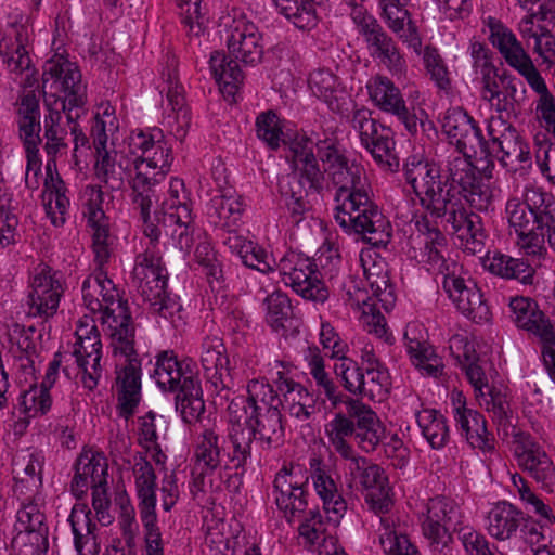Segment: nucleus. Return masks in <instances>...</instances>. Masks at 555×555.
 Segmentation results:
<instances>
[{
    "label": "nucleus",
    "mask_w": 555,
    "mask_h": 555,
    "mask_svg": "<svg viewBox=\"0 0 555 555\" xmlns=\"http://www.w3.org/2000/svg\"><path fill=\"white\" fill-rule=\"evenodd\" d=\"M338 359L339 363L335 364L334 371L341 379L344 388L352 395L363 397L365 372L352 359L345 356Z\"/></svg>",
    "instance_id": "obj_43"
},
{
    "label": "nucleus",
    "mask_w": 555,
    "mask_h": 555,
    "mask_svg": "<svg viewBox=\"0 0 555 555\" xmlns=\"http://www.w3.org/2000/svg\"><path fill=\"white\" fill-rule=\"evenodd\" d=\"M463 357V365L465 366L466 376L472 386L474 387L476 397H485L486 392L483 391V389L488 390L489 388H492V386L488 384L485 370L479 364V359L476 356L475 350L473 348L470 350L469 347L466 345Z\"/></svg>",
    "instance_id": "obj_52"
},
{
    "label": "nucleus",
    "mask_w": 555,
    "mask_h": 555,
    "mask_svg": "<svg viewBox=\"0 0 555 555\" xmlns=\"http://www.w3.org/2000/svg\"><path fill=\"white\" fill-rule=\"evenodd\" d=\"M76 465L82 470V475L88 476L90 486L107 485V462L101 452L85 451L77 461Z\"/></svg>",
    "instance_id": "obj_44"
},
{
    "label": "nucleus",
    "mask_w": 555,
    "mask_h": 555,
    "mask_svg": "<svg viewBox=\"0 0 555 555\" xmlns=\"http://www.w3.org/2000/svg\"><path fill=\"white\" fill-rule=\"evenodd\" d=\"M257 137L267 143L271 150L280 147L282 127L278 115L273 111L260 113L256 118Z\"/></svg>",
    "instance_id": "obj_47"
},
{
    "label": "nucleus",
    "mask_w": 555,
    "mask_h": 555,
    "mask_svg": "<svg viewBox=\"0 0 555 555\" xmlns=\"http://www.w3.org/2000/svg\"><path fill=\"white\" fill-rule=\"evenodd\" d=\"M147 267L152 269L154 278L145 283L142 295L144 300L150 302V309L153 313L168 319L180 310V305L175 297L167 293V276L162 274V269L154 266L152 261Z\"/></svg>",
    "instance_id": "obj_22"
},
{
    "label": "nucleus",
    "mask_w": 555,
    "mask_h": 555,
    "mask_svg": "<svg viewBox=\"0 0 555 555\" xmlns=\"http://www.w3.org/2000/svg\"><path fill=\"white\" fill-rule=\"evenodd\" d=\"M315 149L320 160L327 165L325 171L328 172V175L331 171H335L349 163L344 151L339 147L336 138L326 137L325 139H319L315 142Z\"/></svg>",
    "instance_id": "obj_49"
},
{
    "label": "nucleus",
    "mask_w": 555,
    "mask_h": 555,
    "mask_svg": "<svg viewBox=\"0 0 555 555\" xmlns=\"http://www.w3.org/2000/svg\"><path fill=\"white\" fill-rule=\"evenodd\" d=\"M243 211L244 205L238 197L221 194L211 198L208 216L215 225L232 232V228L237 224Z\"/></svg>",
    "instance_id": "obj_33"
},
{
    "label": "nucleus",
    "mask_w": 555,
    "mask_h": 555,
    "mask_svg": "<svg viewBox=\"0 0 555 555\" xmlns=\"http://www.w3.org/2000/svg\"><path fill=\"white\" fill-rule=\"evenodd\" d=\"M88 219V224L92 228V247L94 251V260L98 266L107 263L111 251L108 248L109 230L106 223V216L99 204L89 202L83 212Z\"/></svg>",
    "instance_id": "obj_28"
},
{
    "label": "nucleus",
    "mask_w": 555,
    "mask_h": 555,
    "mask_svg": "<svg viewBox=\"0 0 555 555\" xmlns=\"http://www.w3.org/2000/svg\"><path fill=\"white\" fill-rule=\"evenodd\" d=\"M380 544L390 555H421L405 534L388 532L386 537H380Z\"/></svg>",
    "instance_id": "obj_63"
},
{
    "label": "nucleus",
    "mask_w": 555,
    "mask_h": 555,
    "mask_svg": "<svg viewBox=\"0 0 555 555\" xmlns=\"http://www.w3.org/2000/svg\"><path fill=\"white\" fill-rule=\"evenodd\" d=\"M369 93L375 105L387 113L404 111V100L395 83L385 76H376L367 85Z\"/></svg>",
    "instance_id": "obj_37"
},
{
    "label": "nucleus",
    "mask_w": 555,
    "mask_h": 555,
    "mask_svg": "<svg viewBox=\"0 0 555 555\" xmlns=\"http://www.w3.org/2000/svg\"><path fill=\"white\" fill-rule=\"evenodd\" d=\"M308 478L304 483L293 480L291 469L283 466L275 475L273 481V494L279 511L288 524L304 514L308 507V493L305 489Z\"/></svg>",
    "instance_id": "obj_15"
},
{
    "label": "nucleus",
    "mask_w": 555,
    "mask_h": 555,
    "mask_svg": "<svg viewBox=\"0 0 555 555\" xmlns=\"http://www.w3.org/2000/svg\"><path fill=\"white\" fill-rule=\"evenodd\" d=\"M63 90L66 93L65 99L55 98L50 95L48 99L52 100V103L57 105L60 102L61 109L66 114L68 122L79 118V113L74 109H79L85 104V92L81 86V74L77 68H72L68 64L61 79Z\"/></svg>",
    "instance_id": "obj_24"
},
{
    "label": "nucleus",
    "mask_w": 555,
    "mask_h": 555,
    "mask_svg": "<svg viewBox=\"0 0 555 555\" xmlns=\"http://www.w3.org/2000/svg\"><path fill=\"white\" fill-rule=\"evenodd\" d=\"M351 124L359 133L362 146L373 159L384 169L397 171L400 162L395 151L396 142L390 128L380 125L366 108L357 109L352 115Z\"/></svg>",
    "instance_id": "obj_8"
},
{
    "label": "nucleus",
    "mask_w": 555,
    "mask_h": 555,
    "mask_svg": "<svg viewBox=\"0 0 555 555\" xmlns=\"http://www.w3.org/2000/svg\"><path fill=\"white\" fill-rule=\"evenodd\" d=\"M326 0H273L280 13L291 20L300 29H310L317 25L315 5Z\"/></svg>",
    "instance_id": "obj_36"
},
{
    "label": "nucleus",
    "mask_w": 555,
    "mask_h": 555,
    "mask_svg": "<svg viewBox=\"0 0 555 555\" xmlns=\"http://www.w3.org/2000/svg\"><path fill=\"white\" fill-rule=\"evenodd\" d=\"M17 524L20 532L17 538L22 537L24 532L34 531L36 529L47 528L46 516L42 514L36 504L29 503L24 505L17 512Z\"/></svg>",
    "instance_id": "obj_62"
},
{
    "label": "nucleus",
    "mask_w": 555,
    "mask_h": 555,
    "mask_svg": "<svg viewBox=\"0 0 555 555\" xmlns=\"http://www.w3.org/2000/svg\"><path fill=\"white\" fill-rule=\"evenodd\" d=\"M454 188H451L448 177H437L434 186L427 188L421 197V206L435 218H443L448 214V205L456 199Z\"/></svg>",
    "instance_id": "obj_38"
},
{
    "label": "nucleus",
    "mask_w": 555,
    "mask_h": 555,
    "mask_svg": "<svg viewBox=\"0 0 555 555\" xmlns=\"http://www.w3.org/2000/svg\"><path fill=\"white\" fill-rule=\"evenodd\" d=\"M247 410L248 413L264 412L272 409H280L282 400L278 391L266 379H251L247 385Z\"/></svg>",
    "instance_id": "obj_41"
},
{
    "label": "nucleus",
    "mask_w": 555,
    "mask_h": 555,
    "mask_svg": "<svg viewBox=\"0 0 555 555\" xmlns=\"http://www.w3.org/2000/svg\"><path fill=\"white\" fill-rule=\"evenodd\" d=\"M457 514L454 504L444 499L430 500L427 509V518L423 522L424 535L431 540L433 543L448 544L451 535L448 533L452 528L457 531L456 525L453 522L454 516Z\"/></svg>",
    "instance_id": "obj_19"
},
{
    "label": "nucleus",
    "mask_w": 555,
    "mask_h": 555,
    "mask_svg": "<svg viewBox=\"0 0 555 555\" xmlns=\"http://www.w3.org/2000/svg\"><path fill=\"white\" fill-rule=\"evenodd\" d=\"M364 276L373 294L385 293L389 287L390 279L384 260L373 261L370 266L362 260Z\"/></svg>",
    "instance_id": "obj_61"
},
{
    "label": "nucleus",
    "mask_w": 555,
    "mask_h": 555,
    "mask_svg": "<svg viewBox=\"0 0 555 555\" xmlns=\"http://www.w3.org/2000/svg\"><path fill=\"white\" fill-rule=\"evenodd\" d=\"M460 237L466 238V249L470 250L473 254L482 250L486 234L479 215L475 212L470 215L463 230L460 232Z\"/></svg>",
    "instance_id": "obj_59"
},
{
    "label": "nucleus",
    "mask_w": 555,
    "mask_h": 555,
    "mask_svg": "<svg viewBox=\"0 0 555 555\" xmlns=\"http://www.w3.org/2000/svg\"><path fill=\"white\" fill-rule=\"evenodd\" d=\"M423 59L427 74H429L430 79L435 81L436 86L441 90L450 89L451 80L449 73L438 50L427 46Z\"/></svg>",
    "instance_id": "obj_53"
},
{
    "label": "nucleus",
    "mask_w": 555,
    "mask_h": 555,
    "mask_svg": "<svg viewBox=\"0 0 555 555\" xmlns=\"http://www.w3.org/2000/svg\"><path fill=\"white\" fill-rule=\"evenodd\" d=\"M348 460L354 465L353 469L358 473L359 482L365 490L371 492L387 487L388 477L379 465L371 463L366 457L357 454Z\"/></svg>",
    "instance_id": "obj_42"
},
{
    "label": "nucleus",
    "mask_w": 555,
    "mask_h": 555,
    "mask_svg": "<svg viewBox=\"0 0 555 555\" xmlns=\"http://www.w3.org/2000/svg\"><path fill=\"white\" fill-rule=\"evenodd\" d=\"M531 16H538V21L555 24L554 0H517Z\"/></svg>",
    "instance_id": "obj_64"
},
{
    "label": "nucleus",
    "mask_w": 555,
    "mask_h": 555,
    "mask_svg": "<svg viewBox=\"0 0 555 555\" xmlns=\"http://www.w3.org/2000/svg\"><path fill=\"white\" fill-rule=\"evenodd\" d=\"M266 321L269 326L284 337L295 336L299 332L300 321L294 314L288 296L280 291L264 299Z\"/></svg>",
    "instance_id": "obj_20"
},
{
    "label": "nucleus",
    "mask_w": 555,
    "mask_h": 555,
    "mask_svg": "<svg viewBox=\"0 0 555 555\" xmlns=\"http://www.w3.org/2000/svg\"><path fill=\"white\" fill-rule=\"evenodd\" d=\"M229 55L245 65H256L263 56L262 35L258 27L245 17L234 18L225 29Z\"/></svg>",
    "instance_id": "obj_11"
},
{
    "label": "nucleus",
    "mask_w": 555,
    "mask_h": 555,
    "mask_svg": "<svg viewBox=\"0 0 555 555\" xmlns=\"http://www.w3.org/2000/svg\"><path fill=\"white\" fill-rule=\"evenodd\" d=\"M459 539L468 555H495L486 537L473 528L459 529Z\"/></svg>",
    "instance_id": "obj_60"
},
{
    "label": "nucleus",
    "mask_w": 555,
    "mask_h": 555,
    "mask_svg": "<svg viewBox=\"0 0 555 555\" xmlns=\"http://www.w3.org/2000/svg\"><path fill=\"white\" fill-rule=\"evenodd\" d=\"M308 83L317 98L330 102L335 92L337 79L330 70L318 69L309 75Z\"/></svg>",
    "instance_id": "obj_57"
},
{
    "label": "nucleus",
    "mask_w": 555,
    "mask_h": 555,
    "mask_svg": "<svg viewBox=\"0 0 555 555\" xmlns=\"http://www.w3.org/2000/svg\"><path fill=\"white\" fill-rule=\"evenodd\" d=\"M88 219V224L92 228V247L94 251V260L98 266L107 263L111 251L108 248L109 230L106 223V216L99 204L89 202L83 212Z\"/></svg>",
    "instance_id": "obj_27"
},
{
    "label": "nucleus",
    "mask_w": 555,
    "mask_h": 555,
    "mask_svg": "<svg viewBox=\"0 0 555 555\" xmlns=\"http://www.w3.org/2000/svg\"><path fill=\"white\" fill-rule=\"evenodd\" d=\"M311 478L313 480L317 493L323 501V508L333 513L338 520L347 511V503L343 495L338 493L335 481L327 474L323 462L319 457L310 460Z\"/></svg>",
    "instance_id": "obj_21"
},
{
    "label": "nucleus",
    "mask_w": 555,
    "mask_h": 555,
    "mask_svg": "<svg viewBox=\"0 0 555 555\" xmlns=\"http://www.w3.org/2000/svg\"><path fill=\"white\" fill-rule=\"evenodd\" d=\"M359 34L364 38L371 56L377 59L391 74H400L404 60L395 40L385 31L378 21L370 14L359 12L353 17Z\"/></svg>",
    "instance_id": "obj_10"
},
{
    "label": "nucleus",
    "mask_w": 555,
    "mask_h": 555,
    "mask_svg": "<svg viewBox=\"0 0 555 555\" xmlns=\"http://www.w3.org/2000/svg\"><path fill=\"white\" fill-rule=\"evenodd\" d=\"M201 363L208 382L216 391L230 388L229 358L223 340L218 336H206L201 345Z\"/></svg>",
    "instance_id": "obj_17"
},
{
    "label": "nucleus",
    "mask_w": 555,
    "mask_h": 555,
    "mask_svg": "<svg viewBox=\"0 0 555 555\" xmlns=\"http://www.w3.org/2000/svg\"><path fill=\"white\" fill-rule=\"evenodd\" d=\"M362 173L359 165L347 163L328 175L337 188L334 219L345 232L362 234L369 244L385 247L391 237V225L370 199Z\"/></svg>",
    "instance_id": "obj_1"
},
{
    "label": "nucleus",
    "mask_w": 555,
    "mask_h": 555,
    "mask_svg": "<svg viewBox=\"0 0 555 555\" xmlns=\"http://www.w3.org/2000/svg\"><path fill=\"white\" fill-rule=\"evenodd\" d=\"M390 387V375L385 365L378 369H365L363 397L371 400H384L389 393Z\"/></svg>",
    "instance_id": "obj_46"
},
{
    "label": "nucleus",
    "mask_w": 555,
    "mask_h": 555,
    "mask_svg": "<svg viewBox=\"0 0 555 555\" xmlns=\"http://www.w3.org/2000/svg\"><path fill=\"white\" fill-rule=\"evenodd\" d=\"M485 268L503 279H515L522 284H531L534 269L521 259L495 253L485 261Z\"/></svg>",
    "instance_id": "obj_31"
},
{
    "label": "nucleus",
    "mask_w": 555,
    "mask_h": 555,
    "mask_svg": "<svg viewBox=\"0 0 555 555\" xmlns=\"http://www.w3.org/2000/svg\"><path fill=\"white\" fill-rule=\"evenodd\" d=\"M194 257L196 262L205 270L208 282L212 284L223 282V270L220 261L217 258V253L214 250L209 242H199L195 248Z\"/></svg>",
    "instance_id": "obj_48"
},
{
    "label": "nucleus",
    "mask_w": 555,
    "mask_h": 555,
    "mask_svg": "<svg viewBox=\"0 0 555 555\" xmlns=\"http://www.w3.org/2000/svg\"><path fill=\"white\" fill-rule=\"evenodd\" d=\"M506 214L517 234V245L528 255L541 254L545 237L555 251V198L551 193L527 192L524 202H507Z\"/></svg>",
    "instance_id": "obj_2"
},
{
    "label": "nucleus",
    "mask_w": 555,
    "mask_h": 555,
    "mask_svg": "<svg viewBox=\"0 0 555 555\" xmlns=\"http://www.w3.org/2000/svg\"><path fill=\"white\" fill-rule=\"evenodd\" d=\"M403 171L406 182L418 199L426 193L427 188L434 186L437 177L441 176L438 164L418 156H410L403 166Z\"/></svg>",
    "instance_id": "obj_25"
},
{
    "label": "nucleus",
    "mask_w": 555,
    "mask_h": 555,
    "mask_svg": "<svg viewBox=\"0 0 555 555\" xmlns=\"http://www.w3.org/2000/svg\"><path fill=\"white\" fill-rule=\"evenodd\" d=\"M281 193L284 197L291 222L298 224L305 219L306 214L311 210V205L306 199L309 195V190L304 186L300 178L292 175L287 176L286 185L283 182L281 183Z\"/></svg>",
    "instance_id": "obj_32"
},
{
    "label": "nucleus",
    "mask_w": 555,
    "mask_h": 555,
    "mask_svg": "<svg viewBox=\"0 0 555 555\" xmlns=\"http://www.w3.org/2000/svg\"><path fill=\"white\" fill-rule=\"evenodd\" d=\"M417 424L423 436L427 439L433 449H441L450 438L449 427L446 417L435 409H425L418 412Z\"/></svg>",
    "instance_id": "obj_39"
},
{
    "label": "nucleus",
    "mask_w": 555,
    "mask_h": 555,
    "mask_svg": "<svg viewBox=\"0 0 555 555\" xmlns=\"http://www.w3.org/2000/svg\"><path fill=\"white\" fill-rule=\"evenodd\" d=\"M52 399L50 391L40 386H34L24 391L20 397V406L28 416H36L38 413L43 415L51 408Z\"/></svg>",
    "instance_id": "obj_51"
},
{
    "label": "nucleus",
    "mask_w": 555,
    "mask_h": 555,
    "mask_svg": "<svg viewBox=\"0 0 555 555\" xmlns=\"http://www.w3.org/2000/svg\"><path fill=\"white\" fill-rule=\"evenodd\" d=\"M167 100L172 112L176 113V137L182 138L185 135L186 128L191 124V114L189 108L185 106L182 86L177 83L175 86L170 85L167 91Z\"/></svg>",
    "instance_id": "obj_50"
},
{
    "label": "nucleus",
    "mask_w": 555,
    "mask_h": 555,
    "mask_svg": "<svg viewBox=\"0 0 555 555\" xmlns=\"http://www.w3.org/2000/svg\"><path fill=\"white\" fill-rule=\"evenodd\" d=\"M487 130L489 139L482 138L479 146L480 157L476 158V163H485L481 166L485 177H492L494 159H498L504 168L511 171H517L524 165L530 166L529 144L512 124L501 116L491 117Z\"/></svg>",
    "instance_id": "obj_6"
},
{
    "label": "nucleus",
    "mask_w": 555,
    "mask_h": 555,
    "mask_svg": "<svg viewBox=\"0 0 555 555\" xmlns=\"http://www.w3.org/2000/svg\"><path fill=\"white\" fill-rule=\"evenodd\" d=\"M489 533L496 540L504 541L520 527L524 514L508 502H499L489 512Z\"/></svg>",
    "instance_id": "obj_26"
},
{
    "label": "nucleus",
    "mask_w": 555,
    "mask_h": 555,
    "mask_svg": "<svg viewBox=\"0 0 555 555\" xmlns=\"http://www.w3.org/2000/svg\"><path fill=\"white\" fill-rule=\"evenodd\" d=\"M345 412H338L325 425L326 436L343 459H352L353 448L347 441L353 437L359 448L370 453L376 450L385 436V427L377 414L362 401L346 398Z\"/></svg>",
    "instance_id": "obj_4"
},
{
    "label": "nucleus",
    "mask_w": 555,
    "mask_h": 555,
    "mask_svg": "<svg viewBox=\"0 0 555 555\" xmlns=\"http://www.w3.org/2000/svg\"><path fill=\"white\" fill-rule=\"evenodd\" d=\"M404 339L412 363L423 375L438 377L442 374L443 364L441 358L436 354L431 347L415 337H410L409 331H405Z\"/></svg>",
    "instance_id": "obj_35"
},
{
    "label": "nucleus",
    "mask_w": 555,
    "mask_h": 555,
    "mask_svg": "<svg viewBox=\"0 0 555 555\" xmlns=\"http://www.w3.org/2000/svg\"><path fill=\"white\" fill-rule=\"evenodd\" d=\"M228 438L232 444L231 462L235 469H244L247 461L251 457V444L256 440V434L245 423H234L228 429Z\"/></svg>",
    "instance_id": "obj_40"
},
{
    "label": "nucleus",
    "mask_w": 555,
    "mask_h": 555,
    "mask_svg": "<svg viewBox=\"0 0 555 555\" xmlns=\"http://www.w3.org/2000/svg\"><path fill=\"white\" fill-rule=\"evenodd\" d=\"M227 440L214 429L207 428L201 435L194 459L197 466H204L208 472H215L222 462H231V452L227 450Z\"/></svg>",
    "instance_id": "obj_23"
},
{
    "label": "nucleus",
    "mask_w": 555,
    "mask_h": 555,
    "mask_svg": "<svg viewBox=\"0 0 555 555\" xmlns=\"http://www.w3.org/2000/svg\"><path fill=\"white\" fill-rule=\"evenodd\" d=\"M119 304L120 314L115 319L112 332V347L115 356L125 357L126 363L115 367L117 411L120 417L129 420L141 401V359L134 348L135 325L126 306Z\"/></svg>",
    "instance_id": "obj_3"
},
{
    "label": "nucleus",
    "mask_w": 555,
    "mask_h": 555,
    "mask_svg": "<svg viewBox=\"0 0 555 555\" xmlns=\"http://www.w3.org/2000/svg\"><path fill=\"white\" fill-rule=\"evenodd\" d=\"M62 274L43 264L35 274L28 295L30 313L39 317H52L56 313L63 294Z\"/></svg>",
    "instance_id": "obj_13"
},
{
    "label": "nucleus",
    "mask_w": 555,
    "mask_h": 555,
    "mask_svg": "<svg viewBox=\"0 0 555 555\" xmlns=\"http://www.w3.org/2000/svg\"><path fill=\"white\" fill-rule=\"evenodd\" d=\"M461 434L469 446L482 451L494 448L493 437L487 429L486 418L477 410L466 411L455 420Z\"/></svg>",
    "instance_id": "obj_29"
},
{
    "label": "nucleus",
    "mask_w": 555,
    "mask_h": 555,
    "mask_svg": "<svg viewBox=\"0 0 555 555\" xmlns=\"http://www.w3.org/2000/svg\"><path fill=\"white\" fill-rule=\"evenodd\" d=\"M489 39L506 63L527 80L533 91L540 96L550 92L545 80L534 66L531 57L509 28L500 22L490 24Z\"/></svg>",
    "instance_id": "obj_9"
},
{
    "label": "nucleus",
    "mask_w": 555,
    "mask_h": 555,
    "mask_svg": "<svg viewBox=\"0 0 555 555\" xmlns=\"http://www.w3.org/2000/svg\"><path fill=\"white\" fill-rule=\"evenodd\" d=\"M154 376L163 390L177 392L176 409L180 411L184 422L192 423L199 418L205 411V402L201 382L191 360L179 361L172 350L162 351L156 357Z\"/></svg>",
    "instance_id": "obj_5"
},
{
    "label": "nucleus",
    "mask_w": 555,
    "mask_h": 555,
    "mask_svg": "<svg viewBox=\"0 0 555 555\" xmlns=\"http://www.w3.org/2000/svg\"><path fill=\"white\" fill-rule=\"evenodd\" d=\"M246 413L245 424L256 434V441L263 450H271L281 447L284 442L285 429L282 423L280 409H272L264 412Z\"/></svg>",
    "instance_id": "obj_18"
},
{
    "label": "nucleus",
    "mask_w": 555,
    "mask_h": 555,
    "mask_svg": "<svg viewBox=\"0 0 555 555\" xmlns=\"http://www.w3.org/2000/svg\"><path fill=\"white\" fill-rule=\"evenodd\" d=\"M509 308L512 319L518 327L539 336L542 343L555 345L554 326L533 299L514 297L509 301Z\"/></svg>",
    "instance_id": "obj_16"
},
{
    "label": "nucleus",
    "mask_w": 555,
    "mask_h": 555,
    "mask_svg": "<svg viewBox=\"0 0 555 555\" xmlns=\"http://www.w3.org/2000/svg\"><path fill=\"white\" fill-rule=\"evenodd\" d=\"M44 106L49 112L44 117V137L47 138L44 150L48 155L54 156L61 147L66 146L63 142V137L57 135L63 111L61 106L57 107V105L53 104L50 99H44Z\"/></svg>",
    "instance_id": "obj_45"
},
{
    "label": "nucleus",
    "mask_w": 555,
    "mask_h": 555,
    "mask_svg": "<svg viewBox=\"0 0 555 555\" xmlns=\"http://www.w3.org/2000/svg\"><path fill=\"white\" fill-rule=\"evenodd\" d=\"M78 507H73L68 521L70 522L74 534L75 550L79 555H99L101 544L98 535H83L78 529Z\"/></svg>",
    "instance_id": "obj_58"
},
{
    "label": "nucleus",
    "mask_w": 555,
    "mask_h": 555,
    "mask_svg": "<svg viewBox=\"0 0 555 555\" xmlns=\"http://www.w3.org/2000/svg\"><path fill=\"white\" fill-rule=\"evenodd\" d=\"M485 405L488 412L492 414V420L498 426L499 435L504 438L508 436L518 437L522 433L516 431V427L512 423V410L506 395L495 387L489 388L486 392Z\"/></svg>",
    "instance_id": "obj_34"
},
{
    "label": "nucleus",
    "mask_w": 555,
    "mask_h": 555,
    "mask_svg": "<svg viewBox=\"0 0 555 555\" xmlns=\"http://www.w3.org/2000/svg\"><path fill=\"white\" fill-rule=\"evenodd\" d=\"M472 152H468V156L454 157L448 162L447 171L448 180L451 188H454L456 194V188H459L457 194L463 197L470 206L481 208L487 203L488 196L482 192L481 180L478 173H482L481 166L485 163H479L480 166L474 165L470 160Z\"/></svg>",
    "instance_id": "obj_12"
},
{
    "label": "nucleus",
    "mask_w": 555,
    "mask_h": 555,
    "mask_svg": "<svg viewBox=\"0 0 555 555\" xmlns=\"http://www.w3.org/2000/svg\"><path fill=\"white\" fill-rule=\"evenodd\" d=\"M443 132L455 141L456 149L464 156L472 152L475 156L481 144L483 134L474 118L462 107H452L443 114Z\"/></svg>",
    "instance_id": "obj_14"
},
{
    "label": "nucleus",
    "mask_w": 555,
    "mask_h": 555,
    "mask_svg": "<svg viewBox=\"0 0 555 555\" xmlns=\"http://www.w3.org/2000/svg\"><path fill=\"white\" fill-rule=\"evenodd\" d=\"M519 464L537 479L543 478L544 474L551 469V461L546 453L538 447L534 448L533 444L519 454Z\"/></svg>",
    "instance_id": "obj_56"
},
{
    "label": "nucleus",
    "mask_w": 555,
    "mask_h": 555,
    "mask_svg": "<svg viewBox=\"0 0 555 555\" xmlns=\"http://www.w3.org/2000/svg\"><path fill=\"white\" fill-rule=\"evenodd\" d=\"M144 158L134 159L135 176L130 181L132 190V202L140 208V215L146 224L151 217L152 199L155 196L154 186L158 183L155 177H149L147 172L142 170Z\"/></svg>",
    "instance_id": "obj_30"
},
{
    "label": "nucleus",
    "mask_w": 555,
    "mask_h": 555,
    "mask_svg": "<svg viewBox=\"0 0 555 555\" xmlns=\"http://www.w3.org/2000/svg\"><path fill=\"white\" fill-rule=\"evenodd\" d=\"M311 375L315 379L318 386L322 387L325 396L336 406L339 402H343L348 398L343 393H336V386L330 378L328 374L324 369V360L321 356L314 354L310 361Z\"/></svg>",
    "instance_id": "obj_54"
},
{
    "label": "nucleus",
    "mask_w": 555,
    "mask_h": 555,
    "mask_svg": "<svg viewBox=\"0 0 555 555\" xmlns=\"http://www.w3.org/2000/svg\"><path fill=\"white\" fill-rule=\"evenodd\" d=\"M442 287L449 294V297L453 300L459 310L466 306L469 307L468 301L475 293L474 289L478 288L475 283L468 286L464 279L455 275L444 276Z\"/></svg>",
    "instance_id": "obj_55"
},
{
    "label": "nucleus",
    "mask_w": 555,
    "mask_h": 555,
    "mask_svg": "<svg viewBox=\"0 0 555 555\" xmlns=\"http://www.w3.org/2000/svg\"><path fill=\"white\" fill-rule=\"evenodd\" d=\"M279 269L284 284L304 299L320 304L327 300L328 289L313 259L301 253L288 251L280 260Z\"/></svg>",
    "instance_id": "obj_7"
}]
</instances>
